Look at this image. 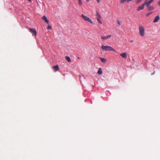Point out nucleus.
<instances>
[{
  "label": "nucleus",
  "instance_id": "f03ea898",
  "mask_svg": "<svg viewBox=\"0 0 160 160\" xmlns=\"http://www.w3.org/2000/svg\"><path fill=\"white\" fill-rule=\"evenodd\" d=\"M139 30L140 35L142 36H144L145 33V29L142 26H140L139 27Z\"/></svg>",
  "mask_w": 160,
  "mask_h": 160
},
{
  "label": "nucleus",
  "instance_id": "c85d7f7f",
  "mask_svg": "<svg viewBox=\"0 0 160 160\" xmlns=\"http://www.w3.org/2000/svg\"><path fill=\"white\" fill-rule=\"evenodd\" d=\"M159 55H160V52H159Z\"/></svg>",
  "mask_w": 160,
  "mask_h": 160
},
{
  "label": "nucleus",
  "instance_id": "f8f14e48",
  "mask_svg": "<svg viewBox=\"0 0 160 160\" xmlns=\"http://www.w3.org/2000/svg\"><path fill=\"white\" fill-rule=\"evenodd\" d=\"M98 74L101 75L102 73V69L101 68H100L99 69L98 71Z\"/></svg>",
  "mask_w": 160,
  "mask_h": 160
},
{
  "label": "nucleus",
  "instance_id": "412c9836",
  "mask_svg": "<svg viewBox=\"0 0 160 160\" xmlns=\"http://www.w3.org/2000/svg\"><path fill=\"white\" fill-rule=\"evenodd\" d=\"M52 28V27L51 26H48L47 27V29H51Z\"/></svg>",
  "mask_w": 160,
  "mask_h": 160
},
{
  "label": "nucleus",
  "instance_id": "5701e85b",
  "mask_svg": "<svg viewBox=\"0 0 160 160\" xmlns=\"http://www.w3.org/2000/svg\"><path fill=\"white\" fill-rule=\"evenodd\" d=\"M117 23L120 25L121 24L120 22L119 21V20H118L117 21Z\"/></svg>",
  "mask_w": 160,
  "mask_h": 160
},
{
  "label": "nucleus",
  "instance_id": "6e6552de",
  "mask_svg": "<svg viewBox=\"0 0 160 160\" xmlns=\"http://www.w3.org/2000/svg\"><path fill=\"white\" fill-rule=\"evenodd\" d=\"M42 19L46 22L48 24H49V21L45 16H43L42 17Z\"/></svg>",
  "mask_w": 160,
  "mask_h": 160
},
{
  "label": "nucleus",
  "instance_id": "bb28decb",
  "mask_svg": "<svg viewBox=\"0 0 160 160\" xmlns=\"http://www.w3.org/2000/svg\"><path fill=\"white\" fill-rule=\"evenodd\" d=\"M86 0L87 2H88L90 1V0Z\"/></svg>",
  "mask_w": 160,
  "mask_h": 160
},
{
  "label": "nucleus",
  "instance_id": "aec40b11",
  "mask_svg": "<svg viewBox=\"0 0 160 160\" xmlns=\"http://www.w3.org/2000/svg\"><path fill=\"white\" fill-rule=\"evenodd\" d=\"M142 0H138L137 1V4H139L142 1Z\"/></svg>",
  "mask_w": 160,
  "mask_h": 160
},
{
  "label": "nucleus",
  "instance_id": "9b49d317",
  "mask_svg": "<svg viewBox=\"0 0 160 160\" xmlns=\"http://www.w3.org/2000/svg\"><path fill=\"white\" fill-rule=\"evenodd\" d=\"M120 55L123 58H127V54L125 53H122Z\"/></svg>",
  "mask_w": 160,
  "mask_h": 160
},
{
  "label": "nucleus",
  "instance_id": "dca6fc26",
  "mask_svg": "<svg viewBox=\"0 0 160 160\" xmlns=\"http://www.w3.org/2000/svg\"><path fill=\"white\" fill-rule=\"evenodd\" d=\"M78 4L80 6H81L82 5V1L81 0H78Z\"/></svg>",
  "mask_w": 160,
  "mask_h": 160
},
{
  "label": "nucleus",
  "instance_id": "ddd939ff",
  "mask_svg": "<svg viewBox=\"0 0 160 160\" xmlns=\"http://www.w3.org/2000/svg\"><path fill=\"white\" fill-rule=\"evenodd\" d=\"M148 8V11H151L153 10L154 9V7L151 6H149L148 7H147Z\"/></svg>",
  "mask_w": 160,
  "mask_h": 160
},
{
  "label": "nucleus",
  "instance_id": "c756f323",
  "mask_svg": "<svg viewBox=\"0 0 160 160\" xmlns=\"http://www.w3.org/2000/svg\"><path fill=\"white\" fill-rule=\"evenodd\" d=\"M78 59H79V57H78Z\"/></svg>",
  "mask_w": 160,
  "mask_h": 160
},
{
  "label": "nucleus",
  "instance_id": "a211bd4d",
  "mask_svg": "<svg viewBox=\"0 0 160 160\" xmlns=\"http://www.w3.org/2000/svg\"><path fill=\"white\" fill-rule=\"evenodd\" d=\"M100 18H98L97 19L98 20V22H99V23L101 24H102V21L100 20Z\"/></svg>",
  "mask_w": 160,
  "mask_h": 160
},
{
  "label": "nucleus",
  "instance_id": "39448f33",
  "mask_svg": "<svg viewBox=\"0 0 160 160\" xmlns=\"http://www.w3.org/2000/svg\"><path fill=\"white\" fill-rule=\"evenodd\" d=\"M30 32L33 33L34 34L35 36H36L37 35V32L36 30L34 28H30L29 29Z\"/></svg>",
  "mask_w": 160,
  "mask_h": 160
},
{
  "label": "nucleus",
  "instance_id": "9d476101",
  "mask_svg": "<svg viewBox=\"0 0 160 160\" xmlns=\"http://www.w3.org/2000/svg\"><path fill=\"white\" fill-rule=\"evenodd\" d=\"M53 68L55 69V72L58 71L59 69V68L58 65L54 66L53 67Z\"/></svg>",
  "mask_w": 160,
  "mask_h": 160
},
{
  "label": "nucleus",
  "instance_id": "1a4fd4ad",
  "mask_svg": "<svg viewBox=\"0 0 160 160\" xmlns=\"http://www.w3.org/2000/svg\"><path fill=\"white\" fill-rule=\"evenodd\" d=\"M160 19L158 15L157 16L154 18L153 21V22H156L158 21Z\"/></svg>",
  "mask_w": 160,
  "mask_h": 160
},
{
  "label": "nucleus",
  "instance_id": "f257e3e1",
  "mask_svg": "<svg viewBox=\"0 0 160 160\" xmlns=\"http://www.w3.org/2000/svg\"><path fill=\"white\" fill-rule=\"evenodd\" d=\"M102 49L104 51H111L115 52V50L112 47L109 46L102 45Z\"/></svg>",
  "mask_w": 160,
  "mask_h": 160
},
{
  "label": "nucleus",
  "instance_id": "cd10ccee",
  "mask_svg": "<svg viewBox=\"0 0 160 160\" xmlns=\"http://www.w3.org/2000/svg\"><path fill=\"white\" fill-rule=\"evenodd\" d=\"M133 42V41H132V40L130 41V42Z\"/></svg>",
  "mask_w": 160,
  "mask_h": 160
},
{
  "label": "nucleus",
  "instance_id": "4468645a",
  "mask_svg": "<svg viewBox=\"0 0 160 160\" xmlns=\"http://www.w3.org/2000/svg\"><path fill=\"white\" fill-rule=\"evenodd\" d=\"M99 58L100 59L101 62L103 63H105L107 61L106 59L104 58Z\"/></svg>",
  "mask_w": 160,
  "mask_h": 160
},
{
  "label": "nucleus",
  "instance_id": "b1692460",
  "mask_svg": "<svg viewBox=\"0 0 160 160\" xmlns=\"http://www.w3.org/2000/svg\"><path fill=\"white\" fill-rule=\"evenodd\" d=\"M158 4L160 6V0H159V1L158 2Z\"/></svg>",
  "mask_w": 160,
  "mask_h": 160
},
{
  "label": "nucleus",
  "instance_id": "4be33fe9",
  "mask_svg": "<svg viewBox=\"0 0 160 160\" xmlns=\"http://www.w3.org/2000/svg\"><path fill=\"white\" fill-rule=\"evenodd\" d=\"M152 13V12H149L147 14H146V16H148L149 15H150V14H151Z\"/></svg>",
  "mask_w": 160,
  "mask_h": 160
},
{
  "label": "nucleus",
  "instance_id": "20e7f679",
  "mask_svg": "<svg viewBox=\"0 0 160 160\" xmlns=\"http://www.w3.org/2000/svg\"><path fill=\"white\" fill-rule=\"evenodd\" d=\"M154 0H150L148 2V0H146L144 2V3L147 7H148L152 3L154 2Z\"/></svg>",
  "mask_w": 160,
  "mask_h": 160
},
{
  "label": "nucleus",
  "instance_id": "a878e982",
  "mask_svg": "<svg viewBox=\"0 0 160 160\" xmlns=\"http://www.w3.org/2000/svg\"><path fill=\"white\" fill-rule=\"evenodd\" d=\"M28 0V1L29 2H32V1H31V0Z\"/></svg>",
  "mask_w": 160,
  "mask_h": 160
},
{
  "label": "nucleus",
  "instance_id": "2eb2a0df",
  "mask_svg": "<svg viewBox=\"0 0 160 160\" xmlns=\"http://www.w3.org/2000/svg\"><path fill=\"white\" fill-rule=\"evenodd\" d=\"M65 59L67 60L69 62H70L71 61V60L70 57L68 56H66Z\"/></svg>",
  "mask_w": 160,
  "mask_h": 160
},
{
  "label": "nucleus",
  "instance_id": "393cba45",
  "mask_svg": "<svg viewBox=\"0 0 160 160\" xmlns=\"http://www.w3.org/2000/svg\"><path fill=\"white\" fill-rule=\"evenodd\" d=\"M100 0H97V1L98 3H99Z\"/></svg>",
  "mask_w": 160,
  "mask_h": 160
},
{
  "label": "nucleus",
  "instance_id": "0eeeda50",
  "mask_svg": "<svg viewBox=\"0 0 160 160\" xmlns=\"http://www.w3.org/2000/svg\"><path fill=\"white\" fill-rule=\"evenodd\" d=\"M111 37V35H108L107 36H102L101 38L103 40L107 39L108 38H110Z\"/></svg>",
  "mask_w": 160,
  "mask_h": 160
},
{
  "label": "nucleus",
  "instance_id": "423d86ee",
  "mask_svg": "<svg viewBox=\"0 0 160 160\" xmlns=\"http://www.w3.org/2000/svg\"><path fill=\"white\" fill-rule=\"evenodd\" d=\"M145 5L144 3L141 6L139 7L137 9L138 11L142 10L144 9L145 6Z\"/></svg>",
  "mask_w": 160,
  "mask_h": 160
},
{
  "label": "nucleus",
  "instance_id": "f3484780",
  "mask_svg": "<svg viewBox=\"0 0 160 160\" xmlns=\"http://www.w3.org/2000/svg\"><path fill=\"white\" fill-rule=\"evenodd\" d=\"M126 1H128V0H121L120 2L121 3L123 4Z\"/></svg>",
  "mask_w": 160,
  "mask_h": 160
},
{
  "label": "nucleus",
  "instance_id": "6ab92c4d",
  "mask_svg": "<svg viewBox=\"0 0 160 160\" xmlns=\"http://www.w3.org/2000/svg\"><path fill=\"white\" fill-rule=\"evenodd\" d=\"M97 17H98V18H101V16L98 13V12L97 13Z\"/></svg>",
  "mask_w": 160,
  "mask_h": 160
},
{
  "label": "nucleus",
  "instance_id": "7ed1b4c3",
  "mask_svg": "<svg viewBox=\"0 0 160 160\" xmlns=\"http://www.w3.org/2000/svg\"><path fill=\"white\" fill-rule=\"evenodd\" d=\"M81 17L85 21H88L92 24H93V22L92 20L88 17L84 16L83 14L81 15Z\"/></svg>",
  "mask_w": 160,
  "mask_h": 160
}]
</instances>
